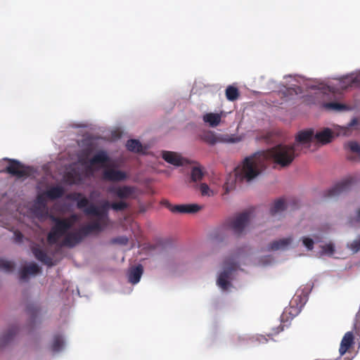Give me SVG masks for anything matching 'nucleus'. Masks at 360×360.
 Segmentation results:
<instances>
[{
  "mask_svg": "<svg viewBox=\"0 0 360 360\" xmlns=\"http://www.w3.org/2000/svg\"><path fill=\"white\" fill-rule=\"evenodd\" d=\"M299 154L292 145L278 144L264 151L256 153L247 157L242 165L236 169L233 179L224 184L226 192L235 188L236 181L250 182L255 179L266 167V161L272 160L281 167H288Z\"/></svg>",
  "mask_w": 360,
  "mask_h": 360,
  "instance_id": "1",
  "label": "nucleus"
},
{
  "mask_svg": "<svg viewBox=\"0 0 360 360\" xmlns=\"http://www.w3.org/2000/svg\"><path fill=\"white\" fill-rule=\"evenodd\" d=\"M51 220L54 225L51 228L47 235V243L50 245L56 244L62 236H65L68 231L72 228L74 223L77 220L76 214H72L68 218H60L55 216H50Z\"/></svg>",
  "mask_w": 360,
  "mask_h": 360,
  "instance_id": "2",
  "label": "nucleus"
},
{
  "mask_svg": "<svg viewBox=\"0 0 360 360\" xmlns=\"http://www.w3.org/2000/svg\"><path fill=\"white\" fill-rule=\"evenodd\" d=\"M68 198L77 202V207L79 209H84V213L86 215H93L97 217V220L103 223L106 226V221L104 220L102 210L94 205H90L89 200L83 196L81 193H72L68 194Z\"/></svg>",
  "mask_w": 360,
  "mask_h": 360,
  "instance_id": "3",
  "label": "nucleus"
},
{
  "mask_svg": "<svg viewBox=\"0 0 360 360\" xmlns=\"http://www.w3.org/2000/svg\"><path fill=\"white\" fill-rule=\"evenodd\" d=\"M250 212L245 211L229 221L228 227L235 236H240L243 234L250 221Z\"/></svg>",
  "mask_w": 360,
  "mask_h": 360,
  "instance_id": "4",
  "label": "nucleus"
},
{
  "mask_svg": "<svg viewBox=\"0 0 360 360\" xmlns=\"http://www.w3.org/2000/svg\"><path fill=\"white\" fill-rule=\"evenodd\" d=\"M314 141V129H309L298 132L295 137V143L292 146L295 148V150L299 154L301 150L308 149L310 143Z\"/></svg>",
  "mask_w": 360,
  "mask_h": 360,
  "instance_id": "5",
  "label": "nucleus"
},
{
  "mask_svg": "<svg viewBox=\"0 0 360 360\" xmlns=\"http://www.w3.org/2000/svg\"><path fill=\"white\" fill-rule=\"evenodd\" d=\"M356 181V177L349 176L326 191L324 197L326 198H335L340 193L348 191Z\"/></svg>",
  "mask_w": 360,
  "mask_h": 360,
  "instance_id": "6",
  "label": "nucleus"
},
{
  "mask_svg": "<svg viewBox=\"0 0 360 360\" xmlns=\"http://www.w3.org/2000/svg\"><path fill=\"white\" fill-rule=\"evenodd\" d=\"M224 269L218 277L217 285L222 290H226L231 285L230 282L231 276L233 271L236 270L238 265L234 262H228L227 261L224 262Z\"/></svg>",
  "mask_w": 360,
  "mask_h": 360,
  "instance_id": "7",
  "label": "nucleus"
},
{
  "mask_svg": "<svg viewBox=\"0 0 360 360\" xmlns=\"http://www.w3.org/2000/svg\"><path fill=\"white\" fill-rule=\"evenodd\" d=\"M136 188L133 186H112L108 188V192L115 195L120 200L134 199Z\"/></svg>",
  "mask_w": 360,
  "mask_h": 360,
  "instance_id": "8",
  "label": "nucleus"
},
{
  "mask_svg": "<svg viewBox=\"0 0 360 360\" xmlns=\"http://www.w3.org/2000/svg\"><path fill=\"white\" fill-rule=\"evenodd\" d=\"M9 162L4 172L18 178L27 176L29 175L28 167H25L21 162L16 160L5 159Z\"/></svg>",
  "mask_w": 360,
  "mask_h": 360,
  "instance_id": "9",
  "label": "nucleus"
},
{
  "mask_svg": "<svg viewBox=\"0 0 360 360\" xmlns=\"http://www.w3.org/2000/svg\"><path fill=\"white\" fill-rule=\"evenodd\" d=\"M127 178L128 175L125 172L112 167L107 168L103 172V179L105 181L120 182L125 181Z\"/></svg>",
  "mask_w": 360,
  "mask_h": 360,
  "instance_id": "10",
  "label": "nucleus"
},
{
  "mask_svg": "<svg viewBox=\"0 0 360 360\" xmlns=\"http://www.w3.org/2000/svg\"><path fill=\"white\" fill-rule=\"evenodd\" d=\"M167 207L173 213L193 214L202 209V206L197 204H181L172 205L168 204Z\"/></svg>",
  "mask_w": 360,
  "mask_h": 360,
  "instance_id": "11",
  "label": "nucleus"
},
{
  "mask_svg": "<svg viewBox=\"0 0 360 360\" xmlns=\"http://www.w3.org/2000/svg\"><path fill=\"white\" fill-rule=\"evenodd\" d=\"M84 238L80 230L74 232H68L65 236L61 245L68 248H73L79 243Z\"/></svg>",
  "mask_w": 360,
  "mask_h": 360,
  "instance_id": "12",
  "label": "nucleus"
},
{
  "mask_svg": "<svg viewBox=\"0 0 360 360\" xmlns=\"http://www.w3.org/2000/svg\"><path fill=\"white\" fill-rule=\"evenodd\" d=\"M314 141L322 145L330 143L334 139V133L329 128L314 133Z\"/></svg>",
  "mask_w": 360,
  "mask_h": 360,
  "instance_id": "13",
  "label": "nucleus"
},
{
  "mask_svg": "<svg viewBox=\"0 0 360 360\" xmlns=\"http://www.w3.org/2000/svg\"><path fill=\"white\" fill-rule=\"evenodd\" d=\"M32 252L37 260L49 266L53 265L52 258L48 256L46 252L39 245L35 244L33 245L32 247Z\"/></svg>",
  "mask_w": 360,
  "mask_h": 360,
  "instance_id": "14",
  "label": "nucleus"
},
{
  "mask_svg": "<svg viewBox=\"0 0 360 360\" xmlns=\"http://www.w3.org/2000/svg\"><path fill=\"white\" fill-rule=\"evenodd\" d=\"M143 272V268L141 264L131 267L129 270L128 281L132 284H136L139 282Z\"/></svg>",
  "mask_w": 360,
  "mask_h": 360,
  "instance_id": "15",
  "label": "nucleus"
},
{
  "mask_svg": "<svg viewBox=\"0 0 360 360\" xmlns=\"http://www.w3.org/2000/svg\"><path fill=\"white\" fill-rule=\"evenodd\" d=\"M162 158L168 163L175 166H181L183 165L181 157L175 152L162 151Z\"/></svg>",
  "mask_w": 360,
  "mask_h": 360,
  "instance_id": "16",
  "label": "nucleus"
},
{
  "mask_svg": "<svg viewBox=\"0 0 360 360\" xmlns=\"http://www.w3.org/2000/svg\"><path fill=\"white\" fill-rule=\"evenodd\" d=\"M223 114V112L219 113L207 112L202 116V120L210 127H216L221 122Z\"/></svg>",
  "mask_w": 360,
  "mask_h": 360,
  "instance_id": "17",
  "label": "nucleus"
},
{
  "mask_svg": "<svg viewBox=\"0 0 360 360\" xmlns=\"http://www.w3.org/2000/svg\"><path fill=\"white\" fill-rule=\"evenodd\" d=\"M41 271L40 267L35 263H31L23 267L20 272V279L25 281L29 275H36Z\"/></svg>",
  "mask_w": 360,
  "mask_h": 360,
  "instance_id": "18",
  "label": "nucleus"
},
{
  "mask_svg": "<svg viewBox=\"0 0 360 360\" xmlns=\"http://www.w3.org/2000/svg\"><path fill=\"white\" fill-rule=\"evenodd\" d=\"M354 342V336L352 332H347L343 336L340 349L339 352L341 356L344 355L346 352L351 347Z\"/></svg>",
  "mask_w": 360,
  "mask_h": 360,
  "instance_id": "19",
  "label": "nucleus"
},
{
  "mask_svg": "<svg viewBox=\"0 0 360 360\" xmlns=\"http://www.w3.org/2000/svg\"><path fill=\"white\" fill-rule=\"evenodd\" d=\"M65 193L64 188L60 186H52L44 193V195L50 200H56L63 197Z\"/></svg>",
  "mask_w": 360,
  "mask_h": 360,
  "instance_id": "20",
  "label": "nucleus"
},
{
  "mask_svg": "<svg viewBox=\"0 0 360 360\" xmlns=\"http://www.w3.org/2000/svg\"><path fill=\"white\" fill-rule=\"evenodd\" d=\"M18 332V328L16 326L9 328L0 340L1 346H5L9 344L14 339Z\"/></svg>",
  "mask_w": 360,
  "mask_h": 360,
  "instance_id": "21",
  "label": "nucleus"
},
{
  "mask_svg": "<svg viewBox=\"0 0 360 360\" xmlns=\"http://www.w3.org/2000/svg\"><path fill=\"white\" fill-rule=\"evenodd\" d=\"M292 239L290 237L280 239L278 240H274L269 244V250H284L292 243Z\"/></svg>",
  "mask_w": 360,
  "mask_h": 360,
  "instance_id": "22",
  "label": "nucleus"
},
{
  "mask_svg": "<svg viewBox=\"0 0 360 360\" xmlns=\"http://www.w3.org/2000/svg\"><path fill=\"white\" fill-rule=\"evenodd\" d=\"M200 139L209 145L214 146L221 142L222 139L217 136L213 131H207L200 136Z\"/></svg>",
  "mask_w": 360,
  "mask_h": 360,
  "instance_id": "23",
  "label": "nucleus"
},
{
  "mask_svg": "<svg viewBox=\"0 0 360 360\" xmlns=\"http://www.w3.org/2000/svg\"><path fill=\"white\" fill-rule=\"evenodd\" d=\"M108 160L109 158L107 153L103 150H101L94 155L89 162L91 165H96L105 164L108 162Z\"/></svg>",
  "mask_w": 360,
  "mask_h": 360,
  "instance_id": "24",
  "label": "nucleus"
},
{
  "mask_svg": "<svg viewBox=\"0 0 360 360\" xmlns=\"http://www.w3.org/2000/svg\"><path fill=\"white\" fill-rule=\"evenodd\" d=\"M225 94L227 100L230 101H236L240 96L238 88L231 85L226 87Z\"/></svg>",
  "mask_w": 360,
  "mask_h": 360,
  "instance_id": "25",
  "label": "nucleus"
},
{
  "mask_svg": "<svg viewBox=\"0 0 360 360\" xmlns=\"http://www.w3.org/2000/svg\"><path fill=\"white\" fill-rule=\"evenodd\" d=\"M286 209V205L283 199H278L276 200L272 207L270 209V213L271 215H275L280 212H282Z\"/></svg>",
  "mask_w": 360,
  "mask_h": 360,
  "instance_id": "26",
  "label": "nucleus"
},
{
  "mask_svg": "<svg viewBox=\"0 0 360 360\" xmlns=\"http://www.w3.org/2000/svg\"><path fill=\"white\" fill-rule=\"evenodd\" d=\"M127 150L134 153H140L142 151V145L139 140L130 139L126 143Z\"/></svg>",
  "mask_w": 360,
  "mask_h": 360,
  "instance_id": "27",
  "label": "nucleus"
},
{
  "mask_svg": "<svg viewBox=\"0 0 360 360\" xmlns=\"http://www.w3.org/2000/svg\"><path fill=\"white\" fill-rule=\"evenodd\" d=\"M357 79L356 78H354L351 76H346L342 78H341L339 80V88L345 90L347 89L348 87L351 86L354 83L356 82Z\"/></svg>",
  "mask_w": 360,
  "mask_h": 360,
  "instance_id": "28",
  "label": "nucleus"
},
{
  "mask_svg": "<svg viewBox=\"0 0 360 360\" xmlns=\"http://www.w3.org/2000/svg\"><path fill=\"white\" fill-rule=\"evenodd\" d=\"M64 345V341L61 335H56L53 337L51 349L54 352H60Z\"/></svg>",
  "mask_w": 360,
  "mask_h": 360,
  "instance_id": "29",
  "label": "nucleus"
},
{
  "mask_svg": "<svg viewBox=\"0 0 360 360\" xmlns=\"http://www.w3.org/2000/svg\"><path fill=\"white\" fill-rule=\"evenodd\" d=\"M204 176V173L200 167H194L191 170V179L192 181L196 182L200 181Z\"/></svg>",
  "mask_w": 360,
  "mask_h": 360,
  "instance_id": "30",
  "label": "nucleus"
},
{
  "mask_svg": "<svg viewBox=\"0 0 360 360\" xmlns=\"http://www.w3.org/2000/svg\"><path fill=\"white\" fill-rule=\"evenodd\" d=\"M65 178L69 184H76L81 181L80 175L75 172H68L65 175Z\"/></svg>",
  "mask_w": 360,
  "mask_h": 360,
  "instance_id": "31",
  "label": "nucleus"
},
{
  "mask_svg": "<svg viewBox=\"0 0 360 360\" xmlns=\"http://www.w3.org/2000/svg\"><path fill=\"white\" fill-rule=\"evenodd\" d=\"M129 204L121 200L118 202H114L110 204V208H112L114 211H124L129 207Z\"/></svg>",
  "mask_w": 360,
  "mask_h": 360,
  "instance_id": "32",
  "label": "nucleus"
},
{
  "mask_svg": "<svg viewBox=\"0 0 360 360\" xmlns=\"http://www.w3.org/2000/svg\"><path fill=\"white\" fill-rule=\"evenodd\" d=\"M15 265L12 262L5 260L0 258V269L7 273L12 272L14 269Z\"/></svg>",
  "mask_w": 360,
  "mask_h": 360,
  "instance_id": "33",
  "label": "nucleus"
},
{
  "mask_svg": "<svg viewBox=\"0 0 360 360\" xmlns=\"http://www.w3.org/2000/svg\"><path fill=\"white\" fill-rule=\"evenodd\" d=\"M35 215L39 219H45L48 217L49 212L45 204L34 209Z\"/></svg>",
  "mask_w": 360,
  "mask_h": 360,
  "instance_id": "34",
  "label": "nucleus"
},
{
  "mask_svg": "<svg viewBox=\"0 0 360 360\" xmlns=\"http://www.w3.org/2000/svg\"><path fill=\"white\" fill-rule=\"evenodd\" d=\"M347 247L353 253H356L360 250V236L347 244Z\"/></svg>",
  "mask_w": 360,
  "mask_h": 360,
  "instance_id": "35",
  "label": "nucleus"
},
{
  "mask_svg": "<svg viewBox=\"0 0 360 360\" xmlns=\"http://www.w3.org/2000/svg\"><path fill=\"white\" fill-rule=\"evenodd\" d=\"M324 108L328 110H340L345 108V105L335 102H329L324 104Z\"/></svg>",
  "mask_w": 360,
  "mask_h": 360,
  "instance_id": "36",
  "label": "nucleus"
},
{
  "mask_svg": "<svg viewBox=\"0 0 360 360\" xmlns=\"http://www.w3.org/2000/svg\"><path fill=\"white\" fill-rule=\"evenodd\" d=\"M346 147L348 148L351 151L357 153L360 158V146L357 142H348L346 145Z\"/></svg>",
  "mask_w": 360,
  "mask_h": 360,
  "instance_id": "37",
  "label": "nucleus"
},
{
  "mask_svg": "<svg viewBox=\"0 0 360 360\" xmlns=\"http://www.w3.org/2000/svg\"><path fill=\"white\" fill-rule=\"evenodd\" d=\"M354 330L355 331V333L359 335L360 338V307L355 316L354 322Z\"/></svg>",
  "mask_w": 360,
  "mask_h": 360,
  "instance_id": "38",
  "label": "nucleus"
},
{
  "mask_svg": "<svg viewBox=\"0 0 360 360\" xmlns=\"http://www.w3.org/2000/svg\"><path fill=\"white\" fill-rule=\"evenodd\" d=\"M79 230L82 234L83 235L84 238L95 231V230L93 229L91 224H87L80 228Z\"/></svg>",
  "mask_w": 360,
  "mask_h": 360,
  "instance_id": "39",
  "label": "nucleus"
},
{
  "mask_svg": "<svg viewBox=\"0 0 360 360\" xmlns=\"http://www.w3.org/2000/svg\"><path fill=\"white\" fill-rule=\"evenodd\" d=\"M323 252L327 255H333L335 252L334 245L332 243H328L322 247Z\"/></svg>",
  "mask_w": 360,
  "mask_h": 360,
  "instance_id": "40",
  "label": "nucleus"
},
{
  "mask_svg": "<svg viewBox=\"0 0 360 360\" xmlns=\"http://www.w3.org/2000/svg\"><path fill=\"white\" fill-rule=\"evenodd\" d=\"M91 225L93 226V229L95 230V231L100 232L103 230V229L106 226L100 221L96 220L93 223H91Z\"/></svg>",
  "mask_w": 360,
  "mask_h": 360,
  "instance_id": "41",
  "label": "nucleus"
},
{
  "mask_svg": "<svg viewBox=\"0 0 360 360\" xmlns=\"http://www.w3.org/2000/svg\"><path fill=\"white\" fill-rule=\"evenodd\" d=\"M303 245L309 250H311L314 248V240L308 237H304L302 238Z\"/></svg>",
  "mask_w": 360,
  "mask_h": 360,
  "instance_id": "42",
  "label": "nucleus"
},
{
  "mask_svg": "<svg viewBox=\"0 0 360 360\" xmlns=\"http://www.w3.org/2000/svg\"><path fill=\"white\" fill-rule=\"evenodd\" d=\"M200 191L202 195H210L211 191L206 184H201L200 186Z\"/></svg>",
  "mask_w": 360,
  "mask_h": 360,
  "instance_id": "43",
  "label": "nucleus"
},
{
  "mask_svg": "<svg viewBox=\"0 0 360 360\" xmlns=\"http://www.w3.org/2000/svg\"><path fill=\"white\" fill-rule=\"evenodd\" d=\"M111 242H112V243L127 245L128 243V238L126 236H120V237L113 238Z\"/></svg>",
  "mask_w": 360,
  "mask_h": 360,
  "instance_id": "44",
  "label": "nucleus"
},
{
  "mask_svg": "<svg viewBox=\"0 0 360 360\" xmlns=\"http://www.w3.org/2000/svg\"><path fill=\"white\" fill-rule=\"evenodd\" d=\"M27 311L33 317H35L38 313L37 307L32 304L27 306Z\"/></svg>",
  "mask_w": 360,
  "mask_h": 360,
  "instance_id": "45",
  "label": "nucleus"
},
{
  "mask_svg": "<svg viewBox=\"0 0 360 360\" xmlns=\"http://www.w3.org/2000/svg\"><path fill=\"white\" fill-rule=\"evenodd\" d=\"M289 91H292L295 94L297 95L302 92V88L299 86L295 85L294 87L290 88Z\"/></svg>",
  "mask_w": 360,
  "mask_h": 360,
  "instance_id": "46",
  "label": "nucleus"
},
{
  "mask_svg": "<svg viewBox=\"0 0 360 360\" xmlns=\"http://www.w3.org/2000/svg\"><path fill=\"white\" fill-rule=\"evenodd\" d=\"M110 202L105 200L102 203L101 206L99 208L103 210L108 211L109 208H110Z\"/></svg>",
  "mask_w": 360,
  "mask_h": 360,
  "instance_id": "47",
  "label": "nucleus"
},
{
  "mask_svg": "<svg viewBox=\"0 0 360 360\" xmlns=\"http://www.w3.org/2000/svg\"><path fill=\"white\" fill-rule=\"evenodd\" d=\"M102 210V213H103V218H104V220L106 221V225L108 224V211L107 210Z\"/></svg>",
  "mask_w": 360,
  "mask_h": 360,
  "instance_id": "48",
  "label": "nucleus"
},
{
  "mask_svg": "<svg viewBox=\"0 0 360 360\" xmlns=\"http://www.w3.org/2000/svg\"><path fill=\"white\" fill-rule=\"evenodd\" d=\"M43 195H44V194H43V195H39L37 196V201H38L39 203H41V204H42V205H43L44 204H45V203L44 202V198H43Z\"/></svg>",
  "mask_w": 360,
  "mask_h": 360,
  "instance_id": "49",
  "label": "nucleus"
},
{
  "mask_svg": "<svg viewBox=\"0 0 360 360\" xmlns=\"http://www.w3.org/2000/svg\"><path fill=\"white\" fill-rule=\"evenodd\" d=\"M355 221L357 222H360V209L358 210V211L356 212V216L355 218Z\"/></svg>",
  "mask_w": 360,
  "mask_h": 360,
  "instance_id": "50",
  "label": "nucleus"
},
{
  "mask_svg": "<svg viewBox=\"0 0 360 360\" xmlns=\"http://www.w3.org/2000/svg\"><path fill=\"white\" fill-rule=\"evenodd\" d=\"M357 124V120L356 119H353L350 123H349V126H354L355 124Z\"/></svg>",
  "mask_w": 360,
  "mask_h": 360,
  "instance_id": "51",
  "label": "nucleus"
},
{
  "mask_svg": "<svg viewBox=\"0 0 360 360\" xmlns=\"http://www.w3.org/2000/svg\"><path fill=\"white\" fill-rule=\"evenodd\" d=\"M17 236H18V238H22V234H21V233H18V234L17 235Z\"/></svg>",
  "mask_w": 360,
  "mask_h": 360,
  "instance_id": "52",
  "label": "nucleus"
}]
</instances>
